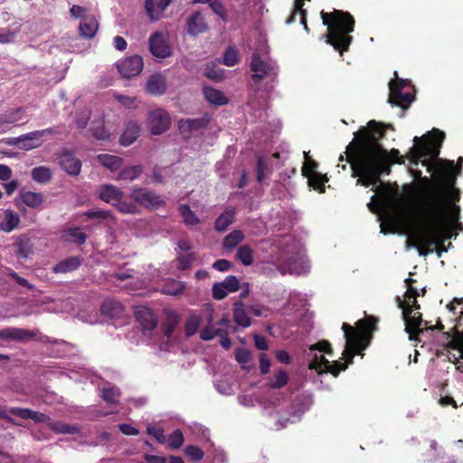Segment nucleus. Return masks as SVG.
Masks as SVG:
<instances>
[{
    "label": "nucleus",
    "mask_w": 463,
    "mask_h": 463,
    "mask_svg": "<svg viewBox=\"0 0 463 463\" xmlns=\"http://www.w3.org/2000/svg\"><path fill=\"white\" fill-rule=\"evenodd\" d=\"M460 197L456 178L449 171L440 173L435 184L428 183L419 189L411 240L420 256L426 257L431 253L433 250L430 247L449 226L461 227L458 222L461 209L457 204Z\"/></svg>",
    "instance_id": "1"
},
{
    "label": "nucleus",
    "mask_w": 463,
    "mask_h": 463,
    "mask_svg": "<svg viewBox=\"0 0 463 463\" xmlns=\"http://www.w3.org/2000/svg\"><path fill=\"white\" fill-rule=\"evenodd\" d=\"M383 123L370 120L366 127L354 133V140L346 146V160L357 184L364 187L381 183L383 175H390L392 164H404L396 148L388 152L380 143L385 136Z\"/></svg>",
    "instance_id": "2"
},
{
    "label": "nucleus",
    "mask_w": 463,
    "mask_h": 463,
    "mask_svg": "<svg viewBox=\"0 0 463 463\" xmlns=\"http://www.w3.org/2000/svg\"><path fill=\"white\" fill-rule=\"evenodd\" d=\"M378 318L373 316H367L364 319H359L355 326L347 323H343L342 330L345 339V349L342 353L345 362L339 360L329 362L322 370L323 373H331L335 377L345 371L353 364L354 357L360 354L363 350L367 348L373 338V333L376 330Z\"/></svg>",
    "instance_id": "3"
},
{
    "label": "nucleus",
    "mask_w": 463,
    "mask_h": 463,
    "mask_svg": "<svg viewBox=\"0 0 463 463\" xmlns=\"http://www.w3.org/2000/svg\"><path fill=\"white\" fill-rule=\"evenodd\" d=\"M445 139V133L438 128H433L428 132L422 137H415L413 138L415 146L411 148V163L418 165L419 161L423 157H430L437 159L436 175L433 181H430L427 177L421 180L420 185L418 187L417 192L420 187L426 185L428 183L435 184L440 173L443 171H449L451 175L457 176L461 173V165L463 163V157L460 156L458 159V168L454 165V161L446 160L442 161L438 156L440 153L441 145Z\"/></svg>",
    "instance_id": "4"
},
{
    "label": "nucleus",
    "mask_w": 463,
    "mask_h": 463,
    "mask_svg": "<svg viewBox=\"0 0 463 463\" xmlns=\"http://www.w3.org/2000/svg\"><path fill=\"white\" fill-rule=\"evenodd\" d=\"M323 24L327 26L326 43L332 45L340 54L349 50L353 41L350 35L354 30V19L348 12L335 9L332 13L321 11Z\"/></svg>",
    "instance_id": "5"
},
{
    "label": "nucleus",
    "mask_w": 463,
    "mask_h": 463,
    "mask_svg": "<svg viewBox=\"0 0 463 463\" xmlns=\"http://www.w3.org/2000/svg\"><path fill=\"white\" fill-rule=\"evenodd\" d=\"M367 205L372 213H378L384 209L386 211V222L393 227L400 226L405 221V213L401 201L395 200L388 203L373 195Z\"/></svg>",
    "instance_id": "6"
},
{
    "label": "nucleus",
    "mask_w": 463,
    "mask_h": 463,
    "mask_svg": "<svg viewBox=\"0 0 463 463\" xmlns=\"http://www.w3.org/2000/svg\"><path fill=\"white\" fill-rule=\"evenodd\" d=\"M411 82L408 80L396 78L389 82L390 94L388 102L393 107H400L403 110L407 109L415 99L413 91L403 92L406 87H410Z\"/></svg>",
    "instance_id": "7"
},
{
    "label": "nucleus",
    "mask_w": 463,
    "mask_h": 463,
    "mask_svg": "<svg viewBox=\"0 0 463 463\" xmlns=\"http://www.w3.org/2000/svg\"><path fill=\"white\" fill-rule=\"evenodd\" d=\"M250 67L252 71V81L259 84L265 77L275 73L276 64L271 59L262 58L258 52H254Z\"/></svg>",
    "instance_id": "8"
},
{
    "label": "nucleus",
    "mask_w": 463,
    "mask_h": 463,
    "mask_svg": "<svg viewBox=\"0 0 463 463\" xmlns=\"http://www.w3.org/2000/svg\"><path fill=\"white\" fill-rule=\"evenodd\" d=\"M55 133L54 129L50 128L43 130L29 132L17 137H11L6 142L7 145L15 146L20 149L31 150L40 146L43 143V137L46 134Z\"/></svg>",
    "instance_id": "9"
},
{
    "label": "nucleus",
    "mask_w": 463,
    "mask_h": 463,
    "mask_svg": "<svg viewBox=\"0 0 463 463\" xmlns=\"http://www.w3.org/2000/svg\"><path fill=\"white\" fill-rule=\"evenodd\" d=\"M402 318L405 324V331L411 341H418L419 336L426 332L428 321L422 319L420 312L411 313L409 308L402 312Z\"/></svg>",
    "instance_id": "10"
},
{
    "label": "nucleus",
    "mask_w": 463,
    "mask_h": 463,
    "mask_svg": "<svg viewBox=\"0 0 463 463\" xmlns=\"http://www.w3.org/2000/svg\"><path fill=\"white\" fill-rule=\"evenodd\" d=\"M129 197L146 208L157 209L165 205V201L161 195L148 188L134 187Z\"/></svg>",
    "instance_id": "11"
},
{
    "label": "nucleus",
    "mask_w": 463,
    "mask_h": 463,
    "mask_svg": "<svg viewBox=\"0 0 463 463\" xmlns=\"http://www.w3.org/2000/svg\"><path fill=\"white\" fill-rule=\"evenodd\" d=\"M170 127V116L163 109H151L147 112V128L151 134L161 135Z\"/></svg>",
    "instance_id": "12"
},
{
    "label": "nucleus",
    "mask_w": 463,
    "mask_h": 463,
    "mask_svg": "<svg viewBox=\"0 0 463 463\" xmlns=\"http://www.w3.org/2000/svg\"><path fill=\"white\" fill-rule=\"evenodd\" d=\"M143 59L140 55H132L118 63V70L124 78L137 76L143 70Z\"/></svg>",
    "instance_id": "13"
},
{
    "label": "nucleus",
    "mask_w": 463,
    "mask_h": 463,
    "mask_svg": "<svg viewBox=\"0 0 463 463\" xmlns=\"http://www.w3.org/2000/svg\"><path fill=\"white\" fill-rule=\"evenodd\" d=\"M149 51L157 59H165L172 55V50L162 33L156 32L149 37Z\"/></svg>",
    "instance_id": "14"
},
{
    "label": "nucleus",
    "mask_w": 463,
    "mask_h": 463,
    "mask_svg": "<svg viewBox=\"0 0 463 463\" xmlns=\"http://www.w3.org/2000/svg\"><path fill=\"white\" fill-rule=\"evenodd\" d=\"M36 332L20 327H5L0 330V339L18 343H27L33 340Z\"/></svg>",
    "instance_id": "15"
},
{
    "label": "nucleus",
    "mask_w": 463,
    "mask_h": 463,
    "mask_svg": "<svg viewBox=\"0 0 463 463\" xmlns=\"http://www.w3.org/2000/svg\"><path fill=\"white\" fill-rule=\"evenodd\" d=\"M59 164L61 167L71 175H78L81 169V161L75 157L74 154L62 148L59 154Z\"/></svg>",
    "instance_id": "16"
},
{
    "label": "nucleus",
    "mask_w": 463,
    "mask_h": 463,
    "mask_svg": "<svg viewBox=\"0 0 463 463\" xmlns=\"http://www.w3.org/2000/svg\"><path fill=\"white\" fill-rule=\"evenodd\" d=\"M210 123L209 114L196 118H182L178 121V128L182 134H191L205 129Z\"/></svg>",
    "instance_id": "17"
},
{
    "label": "nucleus",
    "mask_w": 463,
    "mask_h": 463,
    "mask_svg": "<svg viewBox=\"0 0 463 463\" xmlns=\"http://www.w3.org/2000/svg\"><path fill=\"white\" fill-rule=\"evenodd\" d=\"M214 386L217 392L223 395H230L232 393V374L231 368L228 365H223L222 368L219 365L218 370L214 373Z\"/></svg>",
    "instance_id": "18"
},
{
    "label": "nucleus",
    "mask_w": 463,
    "mask_h": 463,
    "mask_svg": "<svg viewBox=\"0 0 463 463\" xmlns=\"http://www.w3.org/2000/svg\"><path fill=\"white\" fill-rule=\"evenodd\" d=\"M185 30L190 36L194 37L208 30V24L201 12L195 11L187 17Z\"/></svg>",
    "instance_id": "19"
},
{
    "label": "nucleus",
    "mask_w": 463,
    "mask_h": 463,
    "mask_svg": "<svg viewBox=\"0 0 463 463\" xmlns=\"http://www.w3.org/2000/svg\"><path fill=\"white\" fill-rule=\"evenodd\" d=\"M173 0H146L145 8L152 21H158L162 18L165 10Z\"/></svg>",
    "instance_id": "20"
},
{
    "label": "nucleus",
    "mask_w": 463,
    "mask_h": 463,
    "mask_svg": "<svg viewBox=\"0 0 463 463\" xmlns=\"http://www.w3.org/2000/svg\"><path fill=\"white\" fill-rule=\"evenodd\" d=\"M124 193L115 185L102 184L99 188V198L103 202L114 205L118 200L123 199Z\"/></svg>",
    "instance_id": "21"
},
{
    "label": "nucleus",
    "mask_w": 463,
    "mask_h": 463,
    "mask_svg": "<svg viewBox=\"0 0 463 463\" xmlns=\"http://www.w3.org/2000/svg\"><path fill=\"white\" fill-rule=\"evenodd\" d=\"M166 79L159 73L151 75L146 84V90L154 96H161L166 91Z\"/></svg>",
    "instance_id": "22"
},
{
    "label": "nucleus",
    "mask_w": 463,
    "mask_h": 463,
    "mask_svg": "<svg viewBox=\"0 0 463 463\" xmlns=\"http://www.w3.org/2000/svg\"><path fill=\"white\" fill-rule=\"evenodd\" d=\"M135 317L145 331H152L156 326V318L149 308H138L135 311Z\"/></svg>",
    "instance_id": "23"
},
{
    "label": "nucleus",
    "mask_w": 463,
    "mask_h": 463,
    "mask_svg": "<svg viewBox=\"0 0 463 463\" xmlns=\"http://www.w3.org/2000/svg\"><path fill=\"white\" fill-rule=\"evenodd\" d=\"M100 311L103 316L112 319L119 317L124 312V307L116 299H106L101 304Z\"/></svg>",
    "instance_id": "24"
},
{
    "label": "nucleus",
    "mask_w": 463,
    "mask_h": 463,
    "mask_svg": "<svg viewBox=\"0 0 463 463\" xmlns=\"http://www.w3.org/2000/svg\"><path fill=\"white\" fill-rule=\"evenodd\" d=\"M82 264V258L71 256L58 262L52 270L54 273H68L78 269Z\"/></svg>",
    "instance_id": "25"
},
{
    "label": "nucleus",
    "mask_w": 463,
    "mask_h": 463,
    "mask_svg": "<svg viewBox=\"0 0 463 463\" xmlns=\"http://www.w3.org/2000/svg\"><path fill=\"white\" fill-rule=\"evenodd\" d=\"M98 27V21L93 15L86 16L80 23V35L86 39H91L96 35Z\"/></svg>",
    "instance_id": "26"
},
{
    "label": "nucleus",
    "mask_w": 463,
    "mask_h": 463,
    "mask_svg": "<svg viewBox=\"0 0 463 463\" xmlns=\"http://www.w3.org/2000/svg\"><path fill=\"white\" fill-rule=\"evenodd\" d=\"M140 133V127L139 125L135 121H129L125 129L123 134L120 137V143L121 145L127 146L131 145L133 142H135L137 137H139Z\"/></svg>",
    "instance_id": "27"
},
{
    "label": "nucleus",
    "mask_w": 463,
    "mask_h": 463,
    "mask_svg": "<svg viewBox=\"0 0 463 463\" xmlns=\"http://www.w3.org/2000/svg\"><path fill=\"white\" fill-rule=\"evenodd\" d=\"M271 173L270 161L264 156H259L256 163V181L261 184Z\"/></svg>",
    "instance_id": "28"
},
{
    "label": "nucleus",
    "mask_w": 463,
    "mask_h": 463,
    "mask_svg": "<svg viewBox=\"0 0 463 463\" xmlns=\"http://www.w3.org/2000/svg\"><path fill=\"white\" fill-rule=\"evenodd\" d=\"M20 197L25 205L34 209L40 207L44 201V196L42 193L26 191L24 189L20 191Z\"/></svg>",
    "instance_id": "29"
},
{
    "label": "nucleus",
    "mask_w": 463,
    "mask_h": 463,
    "mask_svg": "<svg viewBox=\"0 0 463 463\" xmlns=\"http://www.w3.org/2000/svg\"><path fill=\"white\" fill-rule=\"evenodd\" d=\"M233 322L241 327H248L251 324V319L241 302L233 303Z\"/></svg>",
    "instance_id": "30"
},
{
    "label": "nucleus",
    "mask_w": 463,
    "mask_h": 463,
    "mask_svg": "<svg viewBox=\"0 0 463 463\" xmlns=\"http://www.w3.org/2000/svg\"><path fill=\"white\" fill-rule=\"evenodd\" d=\"M232 292V275L227 276L222 282H216L213 286V297L216 300L223 299Z\"/></svg>",
    "instance_id": "31"
},
{
    "label": "nucleus",
    "mask_w": 463,
    "mask_h": 463,
    "mask_svg": "<svg viewBox=\"0 0 463 463\" xmlns=\"http://www.w3.org/2000/svg\"><path fill=\"white\" fill-rule=\"evenodd\" d=\"M20 223V216L14 211L7 209L5 211V218L0 224L2 231L10 232L18 227Z\"/></svg>",
    "instance_id": "32"
},
{
    "label": "nucleus",
    "mask_w": 463,
    "mask_h": 463,
    "mask_svg": "<svg viewBox=\"0 0 463 463\" xmlns=\"http://www.w3.org/2000/svg\"><path fill=\"white\" fill-rule=\"evenodd\" d=\"M62 237L66 241L72 242L78 245H82L86 242L87 234L80 231V228H68L63 231Z\"/></svg>",
    "instance_id": "33"
},
{
    "label": "nucleus",
    "mask_w": 463,
    "mask_h": 463,
    "mask_svg": "<svg viewBox=\"0 0 463 463\" xmlns=\"http://www.w3.org/2000/svg\"><path fill=\"white\" fill-rule=\"evenodd\" d=\"M203 95L207 101L214 105H223L228 102V99L223 95V93L218 90H215L212 87H203Z\"/></svg>",
    "instance_id": "34"
},
{
    "label": "nucleus",
    "mask_w": 463,
    "mask_h": 463,
    "mask_svg": "<svg viewBox=\"0 0 463 463\" xmlns=\"http://www.w3.org/2000/svg\"><path fill=\"white\" fill-rule=\"evenodd\" d=\"M50 429L57 434H78L80 428L76 424H67L62 421H51Z\"/></svg>",
    "instance_id": "35"
},
{
    "label": "nucleus",
    "mask_w": 463,
    "mask_h": 463,
    "mask_svg": "<svg viewBox=\"0 0 463 463\" xmlns=\"http://www.w3.org/2000/svg\"><path fill=\"white\" fill-rule=\"evenodd\" d=\"M449 340L448 346L453 350L460 352V356L463 358V331L460 332L455 329L453 335L449 332L443 333Z\"/></svg>",
    "instance_id": "36"
},
{
    "label": "nucleus",
    "mask_w": 463,
    "mask_h": 463,
    "mask_svg": "<svg viewBox=\"0 0 463 463\" xmlns=\"http://www.w3.org/2000/svg\"><path fill=\"white\" fill-rule=\"evenodd\" d=\"M14 245L17 248V254L22 258L27 259L33 252L30 239L25 234L19 236Z\"/></svg>",
    "instance_id": "37"
},
{
    "label": "nucleus",
    "mask_w": 463,
    "mask_h": 463,
    "mask_svg": "<svg viewBox=\"0 0 463 463\" xmlns=\"http://www.w3.org/2000/svg\"><path fill=\"white\" fill-rule=\"evenodd\" d=\"M101 392V397L106 402L109 404L118 403V398L121 394L119 388L116 387L115 385L109 384L108 386L102 388Z\"/></svg>",
    "instance_id": "38"
},
{
    "label": "nucleus",
    "mask_w": 463,
    "mask_h": 463,
    "mask_svg": "<svg viewBox=\"0 0 463 463\" xmlns=\"http://www.w3.org/2000/svg\"><path fill=\"white\" fill-rule=\"evenodd\" d=\"M288 380L289 376L287 371L283 368H279L268 385L271 389H281L288 384Z\"/></svg>",
    "instance_id": "39"
},
{
    "label": "nucleus",
    "mask_w": 463,
    "mask_h": 463,
    "mask_svg": "<svg viewBox=\"0 0 463 463\" xmlns=\"http://www.w3.org/2000/svg\"><path fill=\"white\" fill-rule=\"evenodd\" d=\"M143 171V166L140 165L125 167L120 170L118 175V180L132 181L137 178Z\"/></svg>",
    "instance_id": "40"
},
{
    "label": "nucleus",
    "mask_w": 463,
    "mask_h": 463,
    "mask_svg": "<svg viewBox=\"0 0 463 463\" xmlns=\"http://www.w3.org/2000/svg\"><path fill=\"white\" fill-rule=\"evenodd\" d=\"M235 258L244 266H250L253 262V250L249 245H242L237 249Z\"/></svg>",
    "instance_id": "41"
},
{
    "label": "nucleus",
    "mask_w": 463,
    "mask_h": 463,
    "mask_svg": "<svg viewBox=\"0 0 463 463\" xmlns=\"http://www.w3.org/2000/svg\"><path fill=\"white\" fill-rule=\"evenodd\" d=\"M204 75L211 80L221 81L223 79L224 70L220 68L214 61L206 64Z\"/></svg>",
    "instance_id": "42"
},
{
    "label": "nucleus",
    "mask_w": 463,
    "mask_h": 463,
    "mask_svg": "<svg viewBox=\"0 0 463 463\" xmlns=\"http://www.w3.org/2000/svg\"><path fill=\"white\" fill-rule=\"evenodd\" d=\"M32 178L39 184H47L52 179V173L48 167L38 166L32 170Z\"/></svg>",
    "instance_id": "43"
},
{
    "label": "nucleus",
    "mask_w": 463,
    "mask_h": 463,
    "mask_svg": "<svg viewBox=\"0 0 463 463\" xmlns=\"http://www.w3.org/2000/svg\"><path fill=\"white\" fill-rule=\"evenodd\" d=\"M286 266L289 273L301 274L305 271L303 261L298 254L290 256L286 261Z\"/></svg>",
    "instance_id": "44"
},
{
    "label": "nucleus",
    "mask_w": 463,
    "mask_h": 463,
    "mask_svg": "<svg viewBox=\"0 0 463 463\" xmlns=\"http://www.w3.org/2000/svg\"><path fill=\"white\" fill-rule=\"evenodd\" d=\"M307 179L309 186L313 187L319 193L325 192V184L328 182V177L326 176V175L315 173L313 174V175H310Z\"/></svg>",
    "instance_id": "45"
},
{
    "label": "nucleus",
    "mask_w": 463,
    "mask_h": 463,
    "mask_svg": "<svg viewBox=\"0 0 463 463\" xmlns=\"http://www.w3.org/2000/svg\"><path fill=\"white\" fill-rule=\"evenodd\" d=\"M20 33V28H3L0 29V43L8 44L14 43L17 35Z\"/></svg>",
    "instance_id": "46"
},
{
    "label": "nucleus",
    "mask_w": 463,
    "mask_h": 463,
    "mask_svg": "<svg viewBox=\"0 0 463 463\" xmlns=\"http://www.w3.org/2000/svg\"><path fill=\"white\" fill-rule=\"evenodd\" d=\"M83 216L88 220H97L98 222L113 219L112 212L107 210H90L85 212Z\"/></svg>",
    "instance_id": "47"
},
{
    "label": "nucleus",
    "mask_w": 463,
    "mask_h": 463,
    "mask_svg": "<svg viewBox=\"0 0 463 463\" xmlns=\"http://www.w3.org/2000/svg\"><path fill=\"white\" fill-rule=\"evenodd\" d=\"M113 206L124 214H137L139 213L138 207L134 203L123 199L118 200Z\"/></svg>",
    "instance_id": "48"
},
{
    "label": "nucleus",
    "mask_w": 463,
    "mask_h": 463,
    "mask_svg": "<svg viewBox=\"0 0 463 463\" xmlns=\"http://www.w3.org/2000/svg\"><path fill=\"white\" fill-rule=\"evenodd\" d=\"M304 156L305 162L303 164L301 172L303 176L308 178L310 175H313V174L317 173V168L318 164L310 158L309 152H304Z\"/></svg>",
    "instance_id": "49"
},
{
    "label": "nucleus",
    "mask_w": 463,
    "mask_h": 463,
    "mask_svg": "<svg viewBox=\"0 0 463 463\" xmlns=\"http://www.w3.org/2000/svg\"><path fill=\"white\" fill-rule=\"evenodd\" d=\"M327 364L328 360L323 354L318 355L315 354L308 364V369L316 370L317 373L321 374L323 373L322 370L326 367Z\"/></svg>",
    "instance_id": "50"
},
{
    "label": "nucleus",
    "mask_w": 463,
    "mask_h": 463,
    "mask_svg": "<svg viewBox=\"0 0 463 463\" xmlns=\"http://www.w3.org/2000/svg\"><path fill=\"white\" fill-rule=\"evenodd\" d=\"M202 319L197 315H191L185 323V334L188 336L194 335L200 327Z\"/></svg>",
    "instance_id": "51"
},
{
    "label": "nucleus",
    "mask_w": 463,
    "mask_h": 463,
    "mask_svg": "<svg viewBox=\"0 0 463 463\" xmlns=\"http://www.w3.org/2000/svg\"><path fill=\"white\" fill-rule=\"evenodd\" d=\"M396 302L399 308L404 312V309L411 310V313L419 312L420 306L417 301V298H411V301H407V299L402 300L400 297H396Z\"/></svg>",
    "instance_id": "52"
},
{
    "label": "nucleus",
    "mask_w": 463,
    "mask_h": 463,
    "mask_svg": "<svg viewBox=\"0 0 463 463\" xmlns=\"http://www.w3.org/2000/svg\"><path fill=\"white\" fill-rule=\"evenodd\" d=\"M92 136L98 140H106L109 137V133L106 130L100 122H93L90 128Z\"/></svg>",
    "instance_id": "53"
},
{
    "label": "nucleus",
    "mask_w": 463,
    "mask_h": 463,
    "mask_svg": "<svg viewBox=\"0 0 463 463\" xmlns=\"http://www.w3.org/2000/svg\"><path fill=\"white\" fill-rule=\"evenodd\" d=\"M232 223V212L226 209L215 221V229L218 232H224Z\"/></svg>",
    "instance_id": "54"
},
{
    "label": "nucleus",
    "mask_w": 463,
    "mask_h": 463,
    "mask_svg": "<svg viewBox=\"0 0 463 463\" xmlns=\"http://www.w3.org/2000/svg\"><path fill=\"white\" fill-rule=\"evenodd\" d=\"M99 159L104 166L109 168L110 170L117 169L119 166L121 161V159L118 156L107 154L99 155Z\"/></svg>",
    "instance_id": "55"
},
{
    "label": "nucleus",
    "mask_w": 463,
    "mask_h": 463,
    "mask_svg": "<svg viewBox=\"0 0 463 463\" xmlns=\"http://www.w3.org/2000/svg\"><path fill=\"white\" fill-rule=\"evenodd\" d=\"M314 351H319V352H322V353H325L328 355H332L333 354V348L331 346V344L329 341L327 340H321V341H318L317 343L314 344V345H311L309 346V354L308 355L312 354V353Z\"/></svg>",
    "instance_id": "56"
},
{
    "label": "nucleus",
    "mask_w": 463,
    "mask_h": 463,
    "mask_svg": "<svg viewBox=\"0 0 463 463\" xmlns=\"http://www.w3.org/2000/svg\"><path fill=\"white\" fill-rule=\"evenodd\" d=\"M183 443H184L183 432L179 429L174 430L169 436L168 447L171 449L175 450V449H180L181 446L183 445Z\"/></svg>",
    "instance_id": "57"
},
{
    "label": "nucleus",
    "mask_w": 463,
    "mask_h": 463,
    "mask_svg": "<svg viewBox=\"0 0 463 463\" xmlns=\"http://www.w3.org/2000/svg\"><path fill=\"white\" fill-rule=\"evenodd\" d=\"M237 291H240L239 298L241 299L247 298L250 293V284L248 282H241L233 276V293Z\"/></svg>",
    "instance_id": "58"
},
{
    "label": "nucleus",
    "mask_w": 463,
    "mask_h": 463,
    "mask_svg": "<svg viewBox=\"0 0 463 463\" xmlns=\"http://www.w3.org/2000/svg\"><path fill=\"white\" fill-rule=\"evenodd\" d=\"M454 225L449 226L448 230L445 232L444 235L442 237H439L436 239V243L434 245L436 246V252L438 256H440L442 252L447 251V249L444 245V241L450 239L451 237V229Z\"/></svg>",
    "instance_id": "59"
},
{
    "label": "nucleus",
    "mask_w": 463,
    "mask_h": 463,
    "mask_svg": "<svg viewBox=\"0 0 463 463\" xmlns=\"http://www.w3.org/2000/svg\"><path fill=\"white\" fill-rule=\"evenodd\" d=\"M180 212L182 216L184 217V221L185 223L193 225L197 223L198 218L195 216V214L191 211L190 207L187 205H181L180 206Z\"/></svg>",
    "instance_id": "60"
},
{
    "label": "nucleus",
    "mask_w": 463,
    "mask_h": 463,
    "mask_svg": "<svg viewBox=\"0 0 463 463\" xmlns=\"http://www.w3.org/2000/svg\"><path fill=\"white\" fill-rule=\"evenodd\" d=\"M184 452L193 461H199L203 458V450L194 445H189L185 448Z\"/></svg>",
    "instance_id": "61"
},
{
    "label": "nucleus",
    "mask_w": 463,
    "mask_h": 463,
    "mask_svg": "<svg viewBox=\"0 0 463 463\" xmlns=\"http://www.w3.org/2000/svg\"><path fill=\"white\" fill-rule=\"evenodd\" d=\"M90 118V110L84 109L76 115L75 123L80 129L85 128Z\"/></svg>",
    "instance_id": "62"
},
{
    "label": "nucleus",
    "mask_w": 463,
    "mask_h": 463,
    "mask_svg": "<svg viewBox=\"0 0 463 463\" xmlns=\"http://www.w3.org/2000/svg\"><path fill=\"white\" fill-rule=\"evenodd\" d=\"M217 335H221L220 328H214L212 326H207L201 331L200 337H201V339H203L204 341H209V340L213 339L214 336Z\"/></svg>",
    "instance_id": "63"
},
{
    "label": "nucleus",
    "mask_w": 463,
    "mask_h": 463,
    "mask_svg": "<svg viewBox=\"0 0 463 463\" xmlns=\"http://www.w3.org/2000/svg\"><path fill=\"white\" fill-rule=\"evenodd\" d=\"M146 432H147V434L153 436L157 440V442H159L161 444L165 442V437L164 435L163 429L156 428V427L149 424L146 428Z\"/></svg>",
    "instance_id": "64"
}]
</instances>
